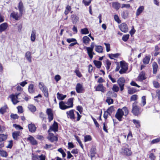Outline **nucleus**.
Listing matches in <instances>:
<instances>
[{"instance_id":"nucleus-13","label":"nucleus","mask_w":160,"mask_h":160,"mask_svg":"<svg viewBox=\"0 0 160 160\" xmlns=\"http://www.w3.org/2000/svg\"><path fill=\"white\" fill-rule=\"evenodd\" d=\"M76 92L78 93H83L85 91V89L82 86V84L80 83H77L76 88Z\"/></svg>"},{"instance_id":"nucleus-5","label":"nucleus","mask_w":160,"mask_h":160,"mask_svg":"<svg viewBox=\"0 0 160 160\" xmlns=\"http://www.w3.org/2000/svg\"><path fill=\"white\" fill-rule=\"evenodd\" d=\"M124 115V114L122 109L119 108L118 109L115 116V118L119 121H122V119Z\"/></svg>"},{"instance_id":"nucleus-30","label":"nucleus","mask_w":160,"mask_h":160,"mask_svg":"<svg viewBox=\"0 0 160 160\" xmlns=\"http://www.w3.org/2000/svg\"><path fill=\"white\" fill-rule=\"evenodd\" d=\"M28 108L29 110L31 111V112L32 113L35 112L37 110L36 106L31 104L28 105Z\"/></svg>"},{"instance_id":"nucleus-33","label":"nucleus","mask_w":160,"mask_h":160,"mask_svg":"<svg viewBox=\"0 0 160 160\" xmlns=\"http://www.w3.org/2000/svg\"><path fill=\"white\" fill-rule=\"evenodd\" d=\"M25 57L29 62H32L31 53L30 51H28L26 53Z\"/></svg>"},{"instance_id":"nucleus-40","label":"nucleus","mask_w":160,"mask_h":160,"mask_svg":"<svg viewBox=\"0 0 160 160\" xmlns=\"http://www.w3.org/2000/svg\"><path fill=\"white\" fill-rule=\"evenodd\" d=\"M137 91V89L134 88H128V94H132L135 93Z\"/></svg>"},{"instance_id":"nucleus-35","label":"nucleus","mask_w":160,"mask_h":160,"mask_svg":"<svg viewBox=\"0 0 160 160\" xmlns=\"http://www.w3.org/2000/svg\"><path fill=\"white\" fill-rule=\"evenodd\" d=\"M95 51L98 53H102L103 52V48L100 45L95 46Z\"/></svg>"},{"instance_id":"nucleus-9","label":"nucleus","mask_w":160,"mask_h":160,"mask_svg":"<svg viewBox=\"0 0 160 160\" xmlns=\"http://www.w3.org/2000/svg\"><path fill=\"white\" fill-rule=\"evenodd\" d=\"M151 55L154 57L160 55V47L158 45L154 46L153 51L151 52Z\"/></svg>"},{"instance_id":"nucleus-34","label":"nucleus","mask_w":160,"mask_h":160,"mask_svg":"<svg viewBox=\"0 0 160 160\" xmlns=\"http://www.w3.org/2000/svg\"><path fill=\"white\" fill-rule=\"evenodd\" d=\"M20 135V132L19 131H15L12 133V137L14 140H18V137Z\"/></svg>"},{"instance_id":"nucleus-14","label":"nucleus","mask_w":160,"mask_h":160,"mask_svg":"<svg viewBox=\"0 0 160 160\" xmlns=\"http://www.w3.org/2000/svg\"><path fill=\"white\" fill-rule=\"evenodd\" d=\"M139 81L142 82L147 78L146 72L144 71H142L139 74L137 78Z\"/></svg>"},{"instance_id":"nucleus-37","label":"nucleus","mask_w":160,"mask_h":160,"mask_svg":"<svg viewBox=\"0 0 160 160\" xmlns=\"http://www.w3.org/2000/svg\"><path fill=\"white\" fill-rule=\"evenodd\" d=\"M132 122L135 125V127L136 128H140L141 123L140 121L136 119H133Z\"/></svg>"},{"instance_id":"nucleus-41","label":"nucleus","mask_w":160,"mask_h":160,"mask_svg":"<svg viewBox=\"0 0 160 160\" xmlns=\"http://www.w3.org/2000/svg\"><path fill=\"white\" fill-rule=\"evenodd\" d=\"M71 18L73 23L77 22L79 19L78 17L75 14L72 15Z\"/></svg>"},{"instance_id":"nucleus-19","label":"nucleus","mask_w":160,"mask_h":160,"mask_svg":"<svg viewBox=\"0 0 160 160\" xmlns=\"http://www.w3.org/2000/svg\"><path fill=\"white\" fill-rule=\"evenodd\" d=\"M28 126L29 130L30 132L33 133L36 131L37 128L34 124L31 123L28 124Z\"/></svg>"},{"instance_id":"nucleus-62","label":"nucleus","mask_w":160,"mask_h":160,"mask_svg":"<svg viewBox=\"0 0 160 160\" xmlns=\"http://www.w3.org/2000/svg\"><path fill=\"white\" fill-rule=\"evenodd\" d=\"M114 18L115 21L118 23H120L121 22V20L120 19L118 15L115 14L114 16Z\"/></svg>"},{"instance_id":"nucleus-43","label":"nucleus","mask_w":160,"mask_h":160,"mask_svg":"<svg viewBox=\"0 0 160 160\" xmlns=\"http://www.w3.org/2000/svg\"><path fill=\"white\" fill-rule=\"evenodd\" d=\"M66 97L67 95H63L62 94L60 93L59 92H58L57 93V98L59 100H63Z\"/></svg>"},{"instance_id":"nucleus-57","label":"nucleus","mask_w":160,"mask_h":160,"mask_svg":"<svg viewBox=\"0 0 160 160\" xmlns=\"http://www.w3.org/2000/svg\"><path fill=\"white\" fill-rule=\"evenodd\" d=\"M92 140V138L90 135H87L84 136V141L85 142L91 141Z\"/></svg>"},{"instance_id":"nucleus-46","label":"nucleus","mask_w":160,"mask_h":160,"mask_svg":"<svg viewBox=\"0 0 160 160\" xmlns=\"http://www.w3.org/2000/svg\"><path fill=\"white\" fill-rule=\"evenodd\" d=\"M44 93L45 97L46 98H48L49 96L48 89L47 88H44L42 90Z\"/></svg>"},{"instance_id":"nucleus-29","label":"nucleus","mask_w":160,"mask_h":160,"mask_svg":"<svg viewBox=\"0 0 160 160\" xmlns=\"http://www.w3.org/2000/svg\"><path fill=\"white\" fill-rule=\"evenodd\" d=\"M151 58L150 55L145 56V57L142 59V62L144 64H148Z\"/></svg>"},{"instance_id":"nucleus-17","label":"nucleus","mask_w":160,"mask_h":160,"mask_svg":"<svg viewBox=\"0 0 160 160\" xmlns=\"http://www.w3.org/2000/svg\"><path fill=\"white\" fill-rule=\"evenodd\" d=\"M156 151V149L153 148L150 151V154L149 155V158L150 160H155L156 156L153 152H155Z\"/></svg>"},{"instance_id":"nucleus-20","label":"nucleus","mask_w":160,"mask_h":160,"mask_svg":"<svg viewBox=\"0 0 160 160\" xmlns=\"http://www.w3.org/2000/svg\"><path fill=\"white\" fill-rule=\"evenodd\" d=\"M74 99L73 98H70L68 99V101L66 102V104L68 105L67 106L68 108L73 107Z\"/></svg>"},{"instance_id":"nucleus-28","label":"nucleus","mask_w":160,"mask_h":160,"mask_svg":"<svg viewBox=\"0 0 160 160\" xmlns=\"http://www.w3.org/2000/svg\"><path fill=\"white\" fill-rule=\"evenodd\" d=\"M144 7L143 6H140L137 9L136 13L137 16H139L144 11Z\"/></svg>"},{"instance_id":"nucleus-4","label":"nucleus","mask_w":160,"mask_h":160,"mask_svg":"<svg viewBox=\"0 0 160 160\" xmlns=\"http://www.w3.org/2000/svg\"><path fill=\"white\" fill-rule=\"evenodd\" d=\"M128 147V144H126L125 146L123 147L121 149L122 153L127 156H130L132 154L131 148H129Z\"/></svg>"},{"instance_id":"nucleus-45","label":"nucleus","mask_w":160,"mask_h":160,"mask_svg":"<svg viewBox=\"0 0 160 160\" xmlns=\"http://www.w3.org/2000/svg\"><path fill=\"white\" fill-rule=\"evenodd\" d=\"M22 96L23 97V101L24 100L26 102H28L31 98L30 96L25 93H23V95H22Z\"/></svg>"},{"instance_id":"nucleus-18","label":"nucleus","mask_w":160,"mask_h":160,"mask_svg":"<svg viewBox=\"0 0 160 160\" xmlns=\"http://www.w3.org/2000/svg\"><path fill=\"white\" fill-rule=\"evenodd\" d=\"M17 95L16 93L15 94H12L11 95V98L13 103L15 105L19 102V101L18 99Z\"/></svg>"},{"instance_id":"nucleus-47","label":"nucleus","mask_w":160,"mask_h":160,"mask_svg":"<svg viewBox=\"0 0 160 160\" xmlns=\"http://www.w3.org/2000/svg\"><path fill=\"white\" fill-rule=\"evenodd\" d=\"M138 98V95L136 94H134L131 96L130 98V101L132 102L134 101V102H138L137 101Z\"/></svg>"},{"instance_id":"nucleus-21","label":"nucleus","mask_w":160,"mask_h":160,"mask_svg":"<svg viewBox=\"0 0 160 160\" xmlns=\"http://www.w3.org/2000/svg\"><path fill=\"white\" fill-rule=\"evenodd\" d=\"M27 140L30 141L32 145H37L38 144V142L32 136H29L27 139Z\"/></svg>"},{"instance_id":"nucleus-27","label":"nucleus","mask_w":160,"mask_h":160,"mask_svg":"<svg viewBox=\"0 0 160 160\" xmlns=\"http://www.w3.org/2000/svg\"><path fill=\"white\" fill-rule=\"evenodd\" d=\"M112 6L113 8L116 10H118L121 7V4L118 2H112Z\"/></svg>"},{"instance_id":"nucleus-60","label":"nucleus","mask_w":160,"mask_h":160,"mask_svg":"<svg viewBox=\"0 0 160 160\" xmlns=\"http://www.w3.org/2000/svg\"><path fill=\"white\" fill-rule=\"evenodd\" d=\"M0 155L1 156L6 157L8 156L7 152L3 150H0Z\"/></svg>"},{"instance_id":"nucleus-38","label":"nucleus","mask_w":160,"mask_h":160,"mask_svg":"<svg viewBox=\"0 0 160 160\" xmlns=\"http://www.w3.org/2000/svg\"><path fill=\"white\" fill-rule=\"evenodd\" d=\"M93 63L95 65L96 67L98 68H100L102 65V62H101L94 60L93 61Z\"/></svg>"},{"instance_id":"nucleus-24","label":"nucleus","mask_w":160,"mask_h":160,"mask_svg":"<svg viewBox=\"0 0 160 160\" xmlns=\"http://www.w3.org/2000/svg\"><path fill=\"white\" fill-rule=\"evenodd\" d=\"M129 13V11L128 10H124L121 13L122 17L124 19H126L128 18Z\"/></svg>"},{"instance_id":"nucleus-15","label":"nucleus","mask_w":160,"mask_h":160,"mask_svg":"<svg viewBox=\"0 0 160 160\" xmlns=\"http://www.w3.org/2000/svg\"><path fill=\"white\" fill-rule=\"evenodd\" d=\"M22 15V14L21 15L20 13L19 15L18 12H13L11 13V17H12L16 20L18 21L21 19Z\"/></svg>"},{"instance_id":"nucleus-58","label":"nucleus","mask_w":160,"mask_h":160,"mask_svg":"<svg viewBox=\"0 0 160 160\" xmlns=\"http://www.w3.org/2000/svg\"><path fill=\"white\" fill-rule=\"evenodd\" d=\"M152 83L154 87L155 88H160V84L157 81L155 80L153 81Z\"/></svg>"},{"instance_id":"nucleus-50","label":"nucleus","mask_w":160,"mask_h":160,"mask_svg":"<svg viewBox=\"0 0 160 160\" xmlns=\"http://www.w3.org/2000/svg\"><path fill=\"white\" fill-rule=\"evenodd\" d=\"M114 107L113 106H111L108 109L106 112L108 113L110 116L111 115L112 112L114 111Z\"/></svg>"},{"instance_id":"nucleus-32","label":"nucleus","mask_w":160,"mask_h":160,"mask_svg":"<svg viewBox=\"0 0 160 160\" xmlns=\"http://www.w3.org/2000/svg\"><path fill=\"white\" fill-rule=\"evenodd\" d=\"M28 91L29 93L31 94H32L35 92V90L34 88V85L33 84H30L29 85Z\"/></svg>"},{"instance_id":"nucleus-59","label":"nucleus","mask_w":160,"mask_h":160,"mask_svg":"<svg viewBox=\"0 0 160 160\" xmlns=\"http://www.w3.org/2000/svg\"><path fill=\"white\" fill-rule=\"evenodd\" d=\"M160 141V137L152 140L150 142V144L152 145L157 143Z\"/></svg>"},{"instance_id":"nucleus-48","label":"nucleus","mask_w":160,"mask_h":160,"mask_svg":"<svg viewBox=\"0 0 160 160\" xmlns=\"http://www.w3.org/2000/svg\"><path fill=\"white\" fill-rule=\"evenodd\" d=\"M72 9L71 7L69 5H68L66 7L65 10L64 11V13L65 15H68L69 12L71 11Z\"/></svg>"},{"instance_id":"nucleus-26","label":"nucleus","mask_w":160,"mask_h":160,"mask_svg":"<svg viewBox=\"0 0 160 160\" xmlns=\"http://www.w3.org/2000/svg\"><path fill=\"white\" fill-rule=\"evenodd\" d=\"M12 91H13L14 92H16L17 91H23V89L19 85H15L12 86L11 88Z\"/></svg>"},{"instance_id":"nucleus-10","label":"nucleus","mask_w":160,"mask_h":160,"mask_svg":"<svg viewBox=\"0 0 160 160\" xmlns=\"http://www.w3.org/2000/svg\"><path fill=\"white\" fill-rule=\"evenodd\" d=\"M96 91H100L102 92H104L106 91V88L102 84H99L94 87Z\"/></svg>"},{"instance_id":"nucleus-51","label":"nucleus","mask_w":160,"mask_h":160,"mask_svg":"<svg viewBox=\"0 0 160 160\" xmlns=\"http://www.w3.org/2000/svg\"><path fill=\"white\" fill-rule=\"evenodd\" d=\"M111 62L108 59L106 60V68L108 71L110 68L111 65Z\"/></svg>"},{"instance_id":"nucleus-25","label":"nucleus","mask_w":160,"mask_h":160,"mask_svg":"<svg viewBox=\"0 0 160 160\" xmlns=\"http://www.w3.org/2000/svg\"><path fill=\"white\" fill-rule=\"evenodd\" d=\"M18 8L20 14H23L24 12V6L22 2L20 1L18 5Z\"/></svg>"},{"instance_id":"nucleus-31","label":"nucleus","mask_w":160,"mask_h":160,"mask_svg":"<svg viewBox=\"0 0 160 160\" xmlns=\"http://www.w3.org/2000/svg\"><path fill=\"white\" fill-rule=\"evenodd\" d=\"M65 103L63 101H61L59 103L60 108L62 110H65L68 108V106L65 105Z\"/></svg>"},{"instance_id":"nucleus-3","label":"nucleus","mask_w":160,"mask_h":160,"mask_svg":"<svg viewBox=\"0 0 160 160\" xmlns=\"http://www.w3.org/2000/svg\"><path fill=\"white\" fill-rule=\"evenodd\" d=\"M120 65L121 68L119 71L120 74H122L126 73L128 69V64L124 61H122L120 62Z\"/></svg>"},{"instance_id":"nucleus-36","label":"nucleus","mask_w":160,"mask_h":160,"mask_svg":"<svg viewBox=\"0 0 160 160\" xmlns=\"http://www.w3.org/2000/svg\"><path fill=\"white\" fill-rule=\"evenodd\" d=\"M8 109V108L7 106L5 105L0 108V113L3 114L7 112V110Z\"/></svg>"},{"instance_id":"nucleus-12","label":"nucleus","mask_w":160,"mask_h":160,"mask_svg":"<svg viewBox=\"0 0 160 160\" xmlns=\"http://www.w3.org/2000/svg\"><path fill=\"white\" fill-rule=\"evenodd\" d=\"M58 127L57 122L54 121L52 125L51 126L49 129L48 130V132H49L52 131L54 132H57L58 130Z\"/></svg>"},{"instance_id":"nucleus-7","label":"nucleus","mask_w":160,"mask_h":160,"mask_svg":"<svg viewBox=\"0 0 160 160\" xmlns=\"http://www.w3.org/2000/svg\"><path fill=\"white\" fill-rule=\"evenodd\" d=\"M48 136L47 137V139L51 142H57L58 140V135H54L52 133L48 132Z\"/></svg>"},{"instance_id":"nucleus-8","label":"nucleus","mask_w":160,"mask_h":160,"mask_svg":"<svg viewBox=\"0 0 160 160\" xmlns=\"http://www.w3.org/2000/svg\"><path fill=\"white\" fill-rule=\"evenodd\" d=\"M120 31L124 33H126L128 31V28L127 24L125 22H123L118 26Z\"/></svg>"},{"instance_id":"nucleus-39","label":"nucleus","mask_w":160,"mask_h":160,"mask_svg":"<svg viewBox=\"0 0 160 160\" xmlns=\"http://www.w3.org/2000/svg\"><path fill=\"white\" fill-rule=\"evenodd\" d=\"M120 54L119 53H116L114 54L111 53L109 54L108 56L111 59H114V58H118V57L120 55Z\"/></svg>"},{"instance_id":"nucleus-54","label":"nucleus","mask_w":160,"mask_h":160,"mask_svg":"<svg viewBox=\"0 0 160 160\" xmlns=\"http://www.w3.org/2000/svg\"><path fill=\"white\" fill-rule=\"evenodd\" d=\"M124 114V116H126L129 113V110L128 108L126 106L124 107L122 109Z\"/></svg>"},{"instance_id":"nucleus-61","label":"nucleus","mask_w":160,"mask_h":160,"mask_svg":"<svg viewBox=\"0 0 160 160\" xmlns=\"http://www.w3.org/2000/svg\"><path fill=\"white\" fill-rule=\"evenodd\" d=\"M129 34L124 35L122 38V40L125 42H127L129 38Z\"/></svg>"},{"instance_id":"nucleus-16","label":"nucleus","mask_w":160,"mask_h":160,"mask_svg":"<svg viewBox=\"0 0 160 160\" xmlns=\"http://www.w3.org/2000/svg\"><path fill=\"white\" fill-rule=\"evenodd\" d=\"M96 148L95 146H92L90 150V155L91 159L95 157V155L97 153Z\"/></svg>"},{"instance_id":"nucleus-64","label":"nucleus","mask_w":160,"mask_h":160,"mask_svg":"<svg viewBox=\"0 0 160 160\" xmlns=\"http://www.w3.org/2000/svg\"><path fill=\"white\" fill-rule=\"evenodd\" d=\"M112 89L114 92H118L119 91V88L116 84H114L113 86Z\"/></svg>"},{"instance_id":"nucleus-1","label":"nucleus","mask_w":160,"mask_h":160,"mask_svg":"<svg viewBox=\"0 0 160 160\" xmlns=\"http://www.w3.org/2000/svg\"><path fill=\"white\" fill-rule=\"evenodd\" d=\"M67 117L75 122L79 121L82 117L78 112L74 109H72L66 112Z\"/></svg>"},{"instance_id":"nucleus-23","label":"nucleus","mask_w":160,"mask_h":160,"mask_svg":"<svg viewBox=\"0 0 160 160\" xmlns=\"http://www.w3.org/2000/svg\"><path fill=\"white\" fill-rule=\"evenodd\" d=\"M152 68L153 69V73L155 74L158 71V66L157 63L155 62H153L152 63Z\"/></svg>"},{"instance_id":"nucleus-11","label":"nucleus","mask_w":160,"mask_h":160,"mask_svg":"<svg viewBox=\"0 0 160 160\" xmlns=\"http://www.w3.org/2000/svg\"><path fill=\"white\" fill-rule=\"evenodd\" d=\"M46 112L48 115V122H50L51 121L53 120L54 118L52 111L51 108H47Z\"/></svg>"},{"instance_id":"nucleus-42","label":"nucleus","mask_w":160,"mask_h":160,"mask_svg":"<svg viewBox=\"0 0 160 160\" xmlns=\"http://www.w3.org/2000/svg\"><path fill=\"white\" fill-rule=\"evenodd\" d=\"M83 42L86 45L89 44L90 41V38L87 36H84L82 38Z\"/></svg>"},{"instance_id":"nucleus-53","label":"nucleus","mask_w":160,"mask_h":160,"mask_svg":"<svg viewBox=\"0 0 160 160\" xmlns=\"http://www.w3.org/2000/svg\"><path fill=\"white\" fill-rule=\"evenodd\" d=\"M87 51V53L89 57L91 59H92L93 57V55L95 54V53L93 52V50H89Z\"/></svg>"},{"instance_id":"nucleus-49","label":"nucleus","mask_w":160,"mask_h":160,"mask_svg":"<svg viewBox=\"0 0 160 160\" xmlns=\"http://www.w3.org/2000/svg\"><path fill=\"white\" fill-rule=\"evenodd\" d=\"M7 135L0 134V142L5 141L7 138Z\"/></svg>"},{"instance_id":"nucleus-55","label":"nucleus","mask_w":160,"mask_h":160,"mask_svg":"<svg viewBox=\"0 0 160 160\" xmlns=\"http://www.w3.org/2000/svg\"><path fill=\"white\" fill-rule=\"evenodd\" d=\"M81 33L82 34H87L89 33V32L88 28H85L81 29Z\"/></svg>"},{"instance_id":"nucleus-44","label":"nucleus","mask_w":160,"mask_h":160,"mask_svg":"<svg viewBox=\"0 0 160 160\" xmlns=\"http://www.w3.org/2000/svg\"><path fill=\"white\" fill-rule=\"evenodd\" d=\"M36 31L35 30H32L31 36V40L33 42L36 39Z\"/></svg>"},{"instance_id":"nucleus-6","label":"nucleus","mask_w":160,"mask_h":160,"mask_svg":"<svg viewBox=\"0 0 160 160\" xmlns=\"http://www.w3.org/2000/svg\"><path fill=\"white\" fill-rule=\"evenodd\" d=\"M125 82V79L124 78L122 77L119 78L117 81V82L120 88L121 91L124 90Z\"/></svg>"},{"instance_id":"nucleus-22","label":"nucleus","mask_w":160,"mask_h":160,"mask_svg":"<svg viewBox=\"0 0 160 160\" xmlns=\"http://www.w3.org/2000/svg\"><path fill=\"white\" fill-rule=\"evenodd\" d=\"M8 27V25L7 22L3 23L0 25V33L4 31Z\"/></svg>"},{"instance_id":"nucleus-52","label":"nucleus","mask_w":160,"mask_h":160,"mask_svg":"<svg viewBox=\"0 0 160 160\" xmlns=\"http://www.w3.org/2000/svg\"><path fill=\"white\" fill-rule=\"evenodd\" d=\"M74 72L75 73L76 75L79 78H81L82 76V75L81 74V73L79 71V69L78 68H77L76 69Z\"/></svg>"},{"instance_id":"nucleus-63","label":"nucleus","mask_w":160,"mask_h":160,"mask_svg":"<svg viewBox=\"0 0 160 160\" xmlns=\"http://www.w3.org/2000/svg\"><path fill=\"white\" fill-rule=\"evenodd\" d=\"M77 140V142L79 143V145L81 147V148L83 149V144L82 143V142L81 141L79 138L78 136H75Z\"/></svg>"},{"instance_id":"nucleus-56","label":"nucleus","mask_w":160,"mask_h":160,"mask_svg":"<svg viewBox=\"0 0 160 160\" xmlns=\"http://www.w3.org/2000/svg\"><path fill=\"white\" fill-rule=\"evenodd\" d=\"M17 95L18 99L20 101H23V97L22 95H23V93H16Z\"/></svg>"},{"instance_id":"nucleus-2","label":"nucleus","mask_w":160,"mask_h":160,"mask_svg":"<svg viewBox=\"0 0 160 160\" xmlns=\"http://www.w3.org/2000/svg\"><path fill=\"white\" fill-rule=\"evenodd\" d=\"M138 102H134L132 104L131 112L134 116H138L140 115L142 112V109L138 105Z\"/></svg>"}]
</instances>
